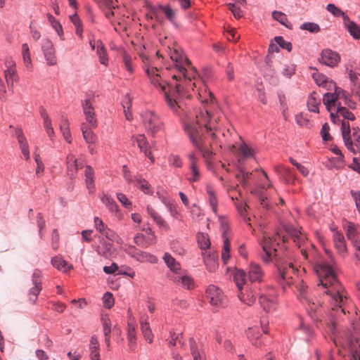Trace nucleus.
<instances>
[{
  "mask_svg": "<svg viewBox=\"0 0 360 360\" xmlns=\"http://www.w3.org/2000/svg\"><path fill=\"white\" fill-rule=\"evenodd\" d=\"M252 174L244 169L242 167L238 168V173L236 174V178L244 186L249 185V180L251 179Z\"/></svg>",
  "mask_w": 360,
  "mask_h": 360,
  "instance_id": "37998d69",
  "label": "nucleus"
},
{
  "mask_svg": "<svg viewBox=\"0 0 360 360\" xmlns=\"http://www.w3.org/2000/svg\"><path fill=\"white\" fill-rule=\"evenodd\" d=\"M197 240L200 248L207 252L210 246V241L207 233H198L197 235Z\"/></svg>",
  "mask_w": 360,
  "mask_h": 360,
  "instance_id": "c03bdc74",
  "label": "nucleus"
},
{
  "mask_svg": "<svg viewBox=\"0 0 360 360\" xmlns=\"http://www.w3.org/2000/svg\"><path fill=\"white\" fill-rule=\"evenodd\" d=\"M159 8L167 19L173 23L176 17L175 10L172 9L169 5L163 6L159 4Z\"/></svg>",
  "mask_w": 360,
  "mask_h": 360,
  "instance_id": "09e8293b",
  "label": "nucleus"
},
{
  "mask_svg": "<svg viewBox=\"0 0 360 360\" xmlns=\"http://www.w3.org/2000/svg\"><path fill=\"white\" fill-rule=\"evenodd\" d=\"M131 141L133 144L136 143L141 152H143L151 162H155V158L150 150V144L144 134H138L132 136Z\"/></svg>",
  "mask_w": 360,
  "mask_h": 360,
  "instance_id": "f8f14e48",
  "label": "nucleus"
},
{
  "mask_svg": "<svg viewBox=\"0 0 360 360\" xmlns=\"http://www.w3.org/2000/svg\"><path fill=\"white\" fill-rule=\"evenodd\" d=\"M287 235H281L276 232L274 236H269L265 232L262 233V238L259 240V245L262 247V253L260 257L262 261L269 264L273 260L275 261L276 267V279L285 289V284L289 285L291 283L292 275L295 274V269L291 262H278L276 255V246L278 245V240L283 243L288 241V237H290L293 242L300 248L302 242H304V236L294 227L286 226L285 228Z\"/></svg>",
  "mask_w": 360,
  "mask_h": 360,
  "instance_id": "7ed1b4c3",
  "label": "nucleus"
},
{
  "mask_svg": "<svg viewBox=\"0 0 360 360\" xmlns=\"http://www.w3.org/2000/svg\"><path fill=\"white\" fill-rule=\"evenodd\" d=\"M300 28L302 30H307L311 33H317L321 29L318 24L311 22H307L302 23Z\"/></svg>",
  "mask_w": 360,
  "mask_h": 360,
  "instance_id": "5fc2aeb1",
  "label": "nucleus"
},
{
  "mask_svg": "<svg viewBox=\"0 0 360 360\" xmlns=\"http://www.w3.org/2000/svg\"><path fill=\"white\" fill-rule=\"evenodd\" d=\"M101 201L110 212L115 214L117 216L121 214L117 204L109 194H103L101 197Z\"/></svg>",
  "mask_w": 360,
  "mask_h": 360,
  "instance_id": "7c9ffc66",
  "label": "nucleus"
},
{
  "mask_svg": "<svg viewBox=\"0 0 360 360\" xmlns=\"http://www.w3.org/2000/svg\"><path fill=\"white\" fill-rule=\"evenodd\" d=\"M345 229L347 237L351 242L356 240L357 230L354 223L348 222Z\"/></svg>",
  "mask_w": 360,
  "mask_h": 360,
  "instance_id": "3c124183",
  "label": "nucleus"
},
{
  "mask_svg": "<svg viewBox=\"0 0 360 360\" xmlns=\"http://www.w3.org/2000/svg\"><path fill=\"white\" fill-rule=\"evenodd\" d=\"M332 89H334L333 93H325L323 94V103L326 105L327 110L330 112L331 121L335 122L336 115L333 112V109L335 108L337 101L339 98L346 101L349 98V95L342 88L337 86L335 83V86H332Z\"/></svg>",
  "mask_w": 360,
  "mask_h": 360,
  "instance_id": "423d86ee",
  "label": "nucleus"
},
{
  "mask_svg": "<svg viewBox=\"0 0 360 360\" xmlns=\"http://www.w3.org/2000/svg\"><path fill=\"white\" fill-rule=\"evenodd\" d=\"M180 112L181 114L177 115L184 117V129L193 146L201 153L206 160L211 159L214 153L212 150L206 147L203 140L205 138V132L208 134L214 128L213 120L216 121V118L212 117L206 107L200 109L195 117L188 115L184 108L183 112L182 110H180Z\"/></svg>",
  "mask_w": 360,
  "mask_h": 360,
  "instance_id": "20e7f679",
  "label": "nucleus"
},
{
  "mask_svg": "<svg viewBox=\"0 0 360 360\" xmlns=\"http://www.w3.org/2000/svg\"><path fill=\"white\" fill-rule=\"evenodd\" d=\"M117 198L125 208L130 209L131 207V202L128 199L125 194L118 193H117Z\"/></svg>",
  "mask_w": 360,
  "mask_h": 360,
  "instance_id": "69168bd1",
  "label": "nucleus"
},
{
  "mask_svg": "<svg viewBox=\"0 0 360 360\" xmlns=\"http://www.w3.org/2000/svg\"><path fill=\"white\" fill-rule=\"evenodd\" d=\"M22 55L24 64L27 70H30L32 68L31 56L30 53V48L27 43L22 44Z\"/></svg>",
  "mask_w": 360,
  "mask_h": 360,
  "instance_id": "79ce46f5",
  "label": "nucleus"
},
{
  "mask_svg": "<svg viewBox=\"0 0 360 360\" xmlns=\"http://www.w3.org/2000/svg\"><path fill=\"white\" fill-rule=\"evenodd\" d=\"M238 297L243 304L248 306H252L257 298V294L253 288L247 286L245 292L240 290Z\"/></svg>",
  "mask_w": 360,
  "mask_h": 360,
  "instance_id": "aec40b11",
  "label": "nucleus"
},
{
  "mask_svg": "<svg viewBox=\"0 0 360 360\" xmlns=\"http://www.w3.org/2000/svg\"><path fill=\"white\" fill-rule=\"evenodd\" d=\"M140 116L142 124L148 134L155 136L164 130V122L155 111L146 110L141 112Z\"/></svg>",
  "mask_w": 360,
  "mask_h": 360,
  "instance_id": "39448f33",
  "label": "nucleus"
},
{
  "mask_svg": "<svg viewBox=\"0 0 360 360\" xmlns=\"http://www.w3.org/2000/svg\"><path fill=\"white\" fill-rule=\"evenodd\" d=\"M44 53V58L48 65L52 66L57 63V59L56 56L55 49H53L51 51H46Z\"/></svg>",
  "mask_w": 360,
  "mask_h": 360,
  "instance_id": "6e6d98bb",
  "label": "nucleus"
},
{
  "mask_svg": "<svg viewBox=\"0 0 360 360\" xmlns=\"http://www.w3.org/2000/svg\"><path fill=\"white\" fill-rule=\"evenodd\" d=\"M51 263L53 267L63 272H67L73 269V266L66 262L61 255H56L51 258Z\"/></svg>",
  "mask_w": 360,
  "mask_h": 360,
  "instance_id": "a878e982",
  "label": "nucleus"
},
{
  "mask_svg": "<svg viewBox=\"0 0 360 360\" xmlns=\"http://www.w3.org/2000/svg\"><path fill=\"white\" fill-rule=\"evenodd\" d=\"M131 106V101L128 95H127L125 101L122 103V107L124 109V113L127 120L131 121L133 118L131 112L129 109Z\"/></svg>",
  "mask_w": 360,
  "mask_h": 360,
  "instance_id": "13d9d810",
  "label": "nucleus"
},
{
  "mask_svg": "<svg viewBox=\"0 0 360 360\" xmlns=\"http://www.w3.org/2000/svg\"><path fill=\"white\" fill-rule=\"evenodd\" d=\"M139 57L142 61V68L150 83L164 96L168 108L175 114L184 111V91L193 86L196 87V71L186 56L180 51L174 49L170 53V59L178 74L172 76V81L167 82L162 77L161 68L158 66L160 56H149L141 53Z\"/></svg>",
  "mask_w": 360,
  "mask_h": 360,
  "instance_id": "f03ea898",
  "label": "nucleus"
},
{
  "mask_svg": "<svg viewBox=\"0 0 360 360\" xmlns=\"http://www.w3.org/2000/svg\"><path fill=\"white\" fill-rule=\"evenodd\" d=\"M96 53L99 58V62L105 66L108 65V57L106 49L101 41H98L96 44Z\"/></svg>",
  "mask_w": 360,
  "mask_h": 360,
  "instance_id": "e433bc0d",
  "label": "nucleus"
},
{
  "mask_svg": "<svg viewBox=\"0 0 360 360\" xmlns=\"http://www.w3.org/2000/svg\"><path fill=\"white\" fill-rule=\"evenodd\" d=\"M326 9L328 12H330L334 16L342 17L343 19V21L349 20L348 15L333 4H328L326 6Z\"/></svg>",
  "mask_w": 360,
  "mask_h": 360,
  "instance_id": "a18cd8bd",
  "label": "nucleus"
},
{
  "mask_svg": "<svg viewBox=\"0 0 360 360\" xmlns=\"http://www.w3.org/2000/svg\"><path fill=\"white\" fill-rule=\"evenodd\" d=\"M259 302L263 309L267 313L275 311L277 307L276 299L271 295L261 294L259 297Z\"/></svg>",
  "mask_w": 360,
  "mask_h": 360,
  "instance_id": "a211bd4d",
  "label": "nucleus"
},
{
  "mask_svg": "<svg viewBox=\"0 0 360 360\" xmlns=\"http://www.w3.org/2000/svg\"><path fill=\"white\" fill-rule=\"evenodd\" d=\"M167 277L175 284L181 287L191 290L194 287V281L193 278L183 273V271L178 274H167Z\"/></svg>",
  "mask_w": 360,
  "mask_h": 360,
  "instance_id": "ddd939ff",
  "label": "nucleus"
},
{
  "mask_svg": "<svg viewBox=\"0 0 360 360\" xmlns=\"http://www.w3.org/2000/svg\"><path fill=\"white\" fill-rule=\"evenodd\" d=\"M260 173H261V179H259L260 181V184H261V188L262 190H266L267 188H270L271 186V184L269 181V177H268V175L266 174V173L263 171L262 169L260 170Z\"/></svg>",
  "mask_w": 360,
  "mask_h": 360,
  "instance_id": "0e129e2a",
  "label": "nucleus"
},
{
  "mask_svg": "<svg viewBox=\"0 0 360 360\" xmlns=\"http://www.w3.org/2000/svg\"><path fill=\"white\" fill-rule=\"evenodd\" d=\"M312 77L319 86H322L326 89H332V86H335V82L323 74L314 72Z\"/></svg>",
  "mask_w": 360,
  "mask_h": 360,
  "instance_id": "393cba45",
  "label": "nucleus"
},
{
  "mask_svg": "<svg viewBox=\"0 0 360 360\" xmlns=\"http://www.w3.org/2000/svg\"><path fill=\"white\" fill-rule=\"evenodd\" d=\"M202 255L207 269L210 272L214 271L218 268V255L217 252L207 253V252H202Z\"/></svg>",
  "mask_w": 360,
  "mask_h": 360,
  "instance_id": "5701e85b",
  "label": "nucleus"
},
{
  "mask_svg": "<svg viewBox=\"0 0 360 360\" xmlns=\"http://www.w3.org/2000/svg\"><path fill=\"white\" fill-rule=\"evenodd\" d=\"M344 24H345L347 31L349 32V34L354 39H360V26H359L354 21L350 20L349 18V20L344 21Z\"/></svg>",
  "mask_w": 360,
  "mask_h": 360,
  "instance_id": "473e14b6",
  "label": "nucleus"
},
{
  "mask_svg": "<svg viewBox=\"0 0 360 360\" xmlns=\"http://www.w3.org/2000/svg\"><path fill=\"white\" fill-rule=\"evenodd\" d=\"M238 151L245 158H250L255 156V150L252 147L247 145L245 143L242 142L239 147Z\"/></svg>",
  "mask_w": 360,
  "mask_h": 360,
  "instance_id": "8fccbe9b",
  "label": "nucleus"
},
{
  "mask_svg": "<svg viewBox=\"0 0 360 360\" xmlns=\"http://www.w3.org/2000/svg\"><path fill=\"white\" fill-rule=\"evenodd\" d=\"M103 330L104 337L111 336V321L108 316H103L101 317Z\"/></svg>",
  "mask_w": 360,
  "mask_h": 360,
  "instance_id": "4d7b16f0",
  "label": "nucleus"
},
{
  "mask_svg": "<svg viewBox=\"0 0 360 360\" xmlns=\"http://www.w3.org/2000/svg\"><path fill=\"white\" fill-rule=\"evenodd\" d=\"M190 169L191 176L188 178V181L191 183L198 181L200 178V173L197 165H194V164H193L192 165H190Z\"/></svg>",
  "mask_w": 360,
  "mask_h": 360,
  "instance_id": "bf43d9fd",
  "label": "nucleus"
},
{
  "mask_svg": "<svg viewBox=\"0 0 360 360\" xmlns=\"http://www.w3.org/2000/svg\"><path fill=\"white\" fill-rule=\"evenodd\" d=\"M319 61L330 68L336 66L340 61L339 54L330 49L323 50L321 54Z\"/></svg>",
  "mask_w": 360,
  "mask_h": 360,
  "instance_id": "4468645a",
  "label": "nucleus"
},
{
  "mask_svg": "<svg viewBox=\"0 0 360 360\" xmlns=\"http://www.w3.org/2000/svg\"><path fill=\"white\" fill-rule=\"evenodd\" d=\"M134 185L139 188L144 193L148 195H153V190L148 182L143 179L141 174H136L134 179Z\"/></svg>",
  "mask_w": 360,
  "mask_h": 360,
  "instance_id": "bb28decb",
  "label": "nucleus"
},
{
  "mask_svg": "<svg viewBox=\"0 0 360 360\" xmlns=\"http://www.w3.org/2000/svg\"><path fill=\"white\" fill-rule=\"evenodd\" d=\"M145 6L148 10V13L147 14L148 17H150L151 19L155 20L157 22H162L163 18L161 15L162 11L159 8V5L153 6L150 2L146 1L145 2Z\"/></svg>",
  "mask_w": 360,
  "mask_h": 360,
  "instance_id": "c85d7f7f",
  "label": "nucleus"
},
{
  "mask_svg": "<svg viewBox=\"0 0 360 360\" xmlns=\"http://www.w3.org/2000/svg\"><path fill=\"white\" fill-rule=\"evenodd\" d=\"M359 74L354 72L352 70H349L348 72V77L352 85V91L356 94H359L360 89V83L359 81Z\"/></svg>",
  "mask_w": 360,
  "mask_h": 360,
  "instance_id": "a19ab883",
  "label": "nucleus"
},
{
  "mask_svg": "<svg viewBox=\"0 0 360 360\" xmlns=\"http://www.w3.org/2000/svg\"><path fill=\"white\" fill-rule=\"evenodd\" d=\"M47 18L60 38L63 39V27L60 23L51 14H48Z\"/></svg>",
  "mask_w": 360,
  "mask_h": 360,
  "instance_id": "603ef678",
  "label": "nucleus"
},
{
  "mask_svg": "<svg viewBox=\"0 0 360 360\" xmlns=\"http://www.w3.org/2000/svg\"><path fill=\"white\" fill-rule=\"evenodd\" d=\"M320 105V100L316 98V94L313 92L309 94L307 101V107L311 112H319V106Z\"/></svg>",
  "mask_w": 360,
  "mask_h": 360,
  "instance_id": "4c0bfd02",
  "label": "nucleus"
},
{
  "mask_svg": "<svg viewBox=\"0 0 360 360\" xmlns=\"http://www.w3.org/2000/svg\"><path fill=\"white\" fill-rule=\"evenodd\" d=\"M314 271L319 281L317 283L318 297L311 300L307 295V287L300 286L298 298L306 305V309L314 321H321L323 312L330 308V330L334 333L336 328L335 316L346 314L348 298L344 288L339 282L337 275L338 267L332 255L328 259H323L314 265Z\"/></svg>",
  "mask_w": 360,
  "mask_h": 360,
  "instance_id": "f257e3e1",
  "label": "nucleus"
},
{
  "mask_svg": "<svg viewBox=\"0 0 360 360\" xmlns=\"http://www.w3.org/2000/svg\"><path fill=\"white\" fill-rule=\"evenodd\" d=\"M124 252L134 259L135 261L140 263H150L156 264L158 262V257L148 252L141 250L136 248L134 245H127L124 248Z\"/></svg>",
  "mask_w": 360,
  "mask_h": 360,
  "instance_id": "1a4fd4ad",
  "label": "nucleus"
},
{
  "mask_svg": "<svg viewBox=\"0 0 360 360\" xmlns=\"http://www.w3.org/2000/svg\"><path fill=\"white\" fill-rule=\"evenodd\" d=\"M60 130L65 139V140L70 143L72 142V137L69 127V122L68 120L63 115L61 116L60 122Z\"/></svg>",
  "mask_w": 360,
  "mask_h": 360,
  "instance_id": "2f4dec72",
  "label": "nucleus"
},
{
  "mask_svg": "<svg viewBox=\"0 0 360 360\" xmlns=\"http://www.w3.org/2000/svg\"><path fill=\"white\" fill-rule=\"evenodd\" d=\"M102 236H105L107 239L111 241H117L118 239L117 234L108 227H107L105 231L101 233Z\"/></svg>",
  "mask_w": 360,
  "mask_h": 360,
  "instance_id": "338daca9",
  "label": "nucleus"
},
{
  "mask_svg": "<svg viewBox=\"0 0 360 360\" xmlns=\"http://www.w3.org/2000/svg\"><path fill=\"white\" fill-rule=\"evenodd\" d=\"M233 276L237 288L242 290L246 281V273L242 269H236Z\"/></svg>",
  "mask_w": 360,
  "mask_h": 360,
  "instance_id": "72a5a7b5",
  "label": "nucleus"
},
{
  "mask_svg": "<svg viewBox=\"0 0 360 360\" xmlns=\"http://www.w3.org/2000/svg\"><path fill=\"white\" fill-rule=\"evenodd\" d=\"M162 259L166 266L170 270V273L167 274H178L182 271L181 264L169 253L165 252Z\"/></svg>",
  "mask_w": 360,
  "mask_h": 360,
  "instance_id": "4be33fe9",
  "label": "nucleus"
},
{
  "mask_svg": "<svg viewBox=\"0 0 360 360\" xmlns=\"http://www.w3.org/2000/svg\"><path fill=\"white\" fill-rule=\"evenodd\" d=\"M169 165L176 168L182 167L183 162L180 157L177 155H170L168 158Z\"/></svg>",
  "mask_w": 360,
  "mask_h": 360,
  "instance_id": "052dcab7",
  "label": "nucleus"
},
{
  "mask_svg": "<svg viewBox=\"0 0 360 360\" xmlns=\"http://www.w3.org/2000/svg\"><path fill=\"white\" fill-rule=\"evenodd\" d=\"M355 334H350L342 348L350 356L349 360H360V329H354Z\"/></svg>",
  "mask_w": 360,
  "mask_h": 360,
  "instance_id": "0eeeda50",
  "label": "nucleus"
},
{
  "mask_svg": "<svg viewBox=\"0 0 360 360\" xmlns=\"http://www.w3.org/2000/svg\"><path fill=\"white\" fill-rule=\"evenodd\" d=\"M66 164L68 174L71 179L75 178L77 170L84 167V161L76 159L72 154L68 155Z\"/></svg>",
  "mask_w": 360,
  "mask_h": 360,
  "instance_id": "dca6fc26",
  "label": "nucleus"
},
{
  "mask_svg": "<svg viewBox=\"0 0 360 360\" xmlns=\"http://www.w3.org/2000/svg\"><path fill=\"white\" fill-rule=\"evenodd\" d=\"M341 133L342 139L346 148L354 155L359 152L358 149L355 148L351 139V128L347 122L342 121L341 122Z\"/></svg>",
  "mask_w": 360,
  "mask_h": 360,
  "instance_id": "2eb2a0df",
  "label": "nucleus"
},
{
  "mask_svg": "<svg viewBox=\"0 0 360 360\" xmlns=\"http://www.w3.org/2000/svg\"><path fill=\"white\" fill-rule=\"evenodd\" d=\"M352 136L355 141V146L357 148L359 152L360 153V129L359 127H352Z\"/></svg>",
  "mask_w": 360,
  "mask_h": 360,
  "instance_id": "774afa93",
  "label": "nucleus"
},
{
  "mask_svg": "<svg viewBox=\"0 0 360 360\" xmlns=\"http://www.w3.org/2000/svg\"><path fill=\"white\" fill-rule=\"evenodd\" d=\"M264 272L261 266L256 263H251L248 270V279L250 283H260L263 281Z\"/></svg>",
  "mask_w": 360,
  "mask_h": 360,
  "instance_id": "6ab92c4d",
  "label": "nucleus"
},
{
  "mask_svg": "<svg viewBox=\"0 0 360 360\" xmlns=\"http://www.w3.org/2000/svg\"><path fill=\"white\" fill-rule=\"evenodd\" d=\"M4 77L8 86H13L16 74L15 63L12 59H6L4 63Z\"/></svg>",
  "mask_w": 360,
  "mask_h": 360,
  "instance_id": "412c9836",
  "label": "nucleus"
},
{
  "mask_svg": "<svg viewBox=\"0 0 360 360\" xmlns=\"http://www.w3.org/2000/svg\"><path fill=\"white\" fill-rule=\"evenodd\" d=\"M32 283L33 287L30 288L28 291L30 300L32 302H35L37 296L42 290V274L39 269H34L32 275Z\"/></svg>",
  "mask_w": 360,
  "mask_h": 360,
  "instance_id": "9d476101",
  "label": "nucleus"
},
{
  "mask_svg": "<svg viewBox=\"0 0 360 360\" xmlns=\"http://www.w3.org/2000/svg\"><path fill=\"white\" fill-rule=\"evenodd\" d=\"M330 229L334 232L333 236V243L338 253L341 257H345L347 252V248L343 234L335 231V229L331 228Z\"/></svg>",
  "mask_w": 360,
  "mask_h": 360,
  "instance_id": "f3484780",
  "label": "nucleus"
},
{
  "mask_svg": "<svg viewBox=\"0 0 360 360\" xmlns=\"http://www.w3.org/2000/svg\"><path fill=\"white\" fill-rule=\"evenodd\" d=\"M127 339L130 349L134 350L136 349V333L135 326L132 323H128Z\"/></svg>",
  "mask_w": 360,
  "mask_h": 360,
  "instance_id": "c9c22d12",
  "label": "nucleus"
},
{
  "mask_svg": "<svg viewBox=\"0 0 360 360\" xmlns=\"http://www.w3.org/2000/svg\"><path fill=\"white\" fill-rule=\"evenodd\" d=\"M275 41L282 49H286L288 51H290L292 49V44L289 41H286L283 37L277 36L274 38Z\"/></svg>",
  "mask_w": 360,
  "mask_h": 360,
  "instance_id": "680f3d73",
  "label": "nucleus"
},
{
  "mask_svg": "<svg viewBox=\"0 0 360 360\" xmlns=\"http://www.w3.org/2000/svg\"><path fill=\"white\" fill-rule=\"evenodd\" d=\"M272 18L279 22L281 25H284L288 29H292V26L290 22H288L286 15L281 11H274L272 12Z\"/></svg>",
  "mask_w": 360,
  "mask_h": 360,
  "instance_id": "ea45409f",
  "label": "nucleus"
},
{
  "mask_svg": "<svg viewBox=\"0 0 360 360\" xmlns=\"http://www.w3.org/2000/svg\"><path fill=\"white\" fill-rule=\"evenodd\" d=\"M82 112L84 115L86 121L93 128L97 127L98 122L96 117L95 110L93 106L91 98H87L81 102Z\"/></svg>",
  "mask_w": 360,
  "mask_h": 360,
  "instance_id": "9b49d317",
  "label": "nucleus"
},
{
  "mask_svg": "<svg viewBox=\"0 0 360 360\" xmlns=\"http://www.w3.org/2000/svg\"><path fill=\"white\" fill-rule=\"evenodd\" d=\"M206 296L210 304L217 308H225L228 300L223 291L214 285H210L206 290Z\"/></svg>",
  "mask_w": 360,
  "mask_h": 360,
  "instance_id": "6e6552de",
  "label": "nucleus"
},
{
  "mask_svg": "<svg viewBox=\"0 0 360 360\" xmlns=\"http://www.w3.org/2000/svg\"><path fill=\"white\" fill-rule=\"evenodd\" d=\"M141 330L146 340L151 343L153 342V333L149 323L146 320L141 322Z\"/></svg>",
  "mask_w": 360,
  "mask_h": 360,
  "instance_id": "49530a36",
  "label": "nucleus"
},
{
  "mask_svg": "<svg viewBox=\"0 0 360 360\" xmlns=\"http://www.w3.org/2000/svg\"><path fill=\"white\" fill-rule=\"evenodd\" d=\"M190 349L193 360H205V356L198 349L195 341L191 338L189 340Z\"/></svg>",
  "mask_w": 360,
  "mask_h": 360,
  "instance_id": "de8ad7c7",
  "label": "nucleus"
},
{
  "mask_svg": "<svg viewBox=\"0 0 360 360\" xmlns=\"http://www.w3.org/2000/svg\"><path fill=\"white\" fill-rule=\"evenodd\" d=\"M84 176L86 186L89 191V193H93L95 191L94 171L91 166H86Z\"/></svg>",
  "mask_w": 360,
  "mask_h": 360,
  "instance_id": "c756f323",
  "label": "nucleus"
},
{
  "mask_svg": "<svg viewBox=\"0 0 360 360\" xmlns=\"http://www.w3.org/2000/svg\"><path fill=\"white\" fill-rule=\"evenodd\" d=\"M103 305L105 308L110 309L114 305V298L112 293L106 292L103 296Z\"/></svg>",
  "mask_w": 360,
  "mask_h": 360,
  "instance_id": "e2e57ef3",
  "label": "nucleus"
},
{
  "mask_svg": "<svg viewBox=\"0 0 360 360\" xmlns=\"http://www.w3.org/2000/svg\"><path fill=\"white\" fill-rule=\"evenodd\" d=\"M299 331H301L303 333V335H304V337H303V339L308 342L310 339V338L313 335V330L311 329V328L310 326H309L308 325H306L304 323V322L301 321L300 323V327H299Z\"/></svg>",
  "mask_w": 360,
  "mask_h": 360,
  "instance_id": "864d4df0",
  "label": "nucleus"
},
{
  "mask_svg": "<svg viewBox=\"0 0 360 360\" xmlns=\"http://www.w3.org/2000/svg\"><path fill=\"white\" fill-rule=\"evenodd\" d=\"M122 62L124 69L129 74L132 75L134 72V59L126 51L122 53Z\"/></svg>",
  "mask_w": 360,
  "mask_h": 360,
  "instance_id": "58836bf2",
  "label": "nucleus"
},
{
  "mask_svg": "<svg viewBox=\"0 0 360 360\" xmlns=\"http://www.w3.org/2000/svg\"><path fill=\"white\" fill-rule=\"evenodd\" d=\"M334 112L336 115L335 117V122H333L334 123H336V118L339 115L342 116L345 119H347L348 120L353 121L355 120V115L352 112H350L347 108L341 106L340 103H338L337 105L336 111Z\"/></svg>",
  "mask_w": 360,
  "mask_h": 360,
  "instance_id": "f704fd0d",
  "label": "nucleus"
},
{
  "mask_svg": "<svg viewBox=\"0 0 360 360\" xmlns=\"http://www.w3.org/2000/svg\"><path fill=\"white\" fill-rule=\"evenodd\" d=\"M156 236L147 237L143 233H137L134 237L135 244L141 248H146L156 243Z\"/></svg>",
  "mask_w": 360,
  "mask_h": 360,
  "instance_id": "b1692460",
  "label": "nucleus"
},
{
  "mask_svg": "<svg viewBox=\"0 0 360 360\" xmlns=\"http://www.w3.org/2000/svg\"><path fill=\"white\" fill-rule=\"evenodd\" d=\"M96 251L98 255L105 258H109L112 254V244L101 238L99 240V244Z\"/></svg>",
  "mask_w": 360,
  "mask_h": 360,
  "instance_id": "cd10ccee",
  "label": "nucleus"
}]
</instances>
